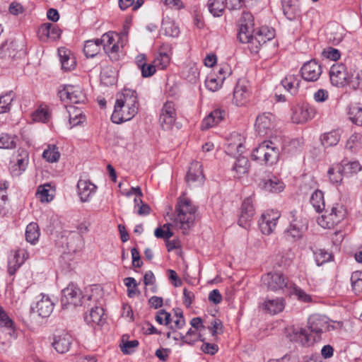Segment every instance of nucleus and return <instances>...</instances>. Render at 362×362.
<instances>
[{
	"label": "nucleus",
	"mask_w": 362,
	"mask_h": 362,
	"mask_svg": "<svg viewBox=\"0 0 362 362\" xmlns=\"http://www.w3.org/2000/svg\"><path fill=\"white\" fill-rule=\"evenodd\" d=\"M254 18L251 13L243 12L240 20L237 37L242 43H248L252 53H257L260 47L275 37V30L268 26L254 29Z\"/></svg>",
	"instance_id": "1"
},
{
	"label": "nucleus",
	"mask_w": 362,
	"mask_h": 362,
	"mask_svg": "<svg viewBox=\"0 0 362 362\" xmlns=\"http://www.w3.org/2000/svg\"><path fill=\"white\" fill-rule=\"evenodd\" d=\"M137 93L132 89L124 88L117 95L115 109L111 116L113 123L120 124L132 119L138 112Z\"/></svg>",
	"instance_id": "2"
},
{
	"label": "nucleus",
	"mask_w": 362,
	"mask_h": 362,
	"mask_svg": "<svg viewBox=\"0 0 362 362\" xmlns=\"http://www.w3.org/2000/svg\"><path fill=\"white\" fill-rule=\"evenodd\" d=\"M310 332L304 328H293L291 340L299 342L303 346H310L320 339V334L328 330L327 319L325 316L314 314L310 316L308 321Z\"/></svg>",
	"instance_id": "3"
},
{
	"label": "nucleus",
	"mask_w": 362,
	"mask_h": 362,
	"mask_svg": "<svg viewBox=\"0 0 362 362\" xmlns=\"http://www.w3.org/2000/svg\"><path fill=\"white\" fill-rule=\"evenodd\" d=\"M196 211L197 208L189 199L184 196L178 198L175 206L176 216L173 220L175 224H180L183 233L194 225Z\"/></svg>",
	"instance_id": "4"
},
{
	"label": "nucleus",
	"mask_w": 362,
	"mask_h": 362,
	"mask_svg": "<svg viewBox=\"0 0 362 362\" xmlns=\"http://www.w3.org/2000/svg\"><path fill=\"white\" fill-rule=\"evenodd\" d=\"M280 149L272 141H264L252 153V159L260 164L272 165L279 159Z\"/></svg>",
	"instance_id": "5"
},
{
	"label": "nucleus",
	"mask_w": 362,
	"mask_h": 362,
	"mask_svg": "<svg viewBox=\"0 0 362 362\" xmlns=\"http://www.w3.org/2000/svg\"><path fill=\"white\" fill-rule=\"evenodd\" d=\"M90 299L91 296H82L80 288L72 283L62 291L61 303L63 309L68 308L69 305L76 307L86 305V302Z\"/></svg>",
	"instance_id": "6"
},
{
	"label": "nucleus",
	"mask_w": 362,
	"mask_h": 362,
	"mask_svg": "<svg viewBox=\"0 0 362 362\" xmlns=\"http://www.w3.org/2000/svg\"><path fill=\"white\" fill-rule=\"evenodd\" d=\"M262 282L267 289L272 291H289L292 282L288 278L280 272H268L262 276Z\"/></svg>",
	"instance_id": "7"
},
{
	"label": "nucleus",
	"mask_w": 362,
	"mask_h": 362,
	"mask_svg": "<svg viewBox=\"0 0 362 362\" xmlns=\"http://www.w3.org/2000/svg\"><path fill=\"white\" fill-rule=\"evenodd\" d=\"M346 216V210L341 204H334L329 211H326L322 218L318 219L319 224L323 228H332L338 224Z\"/></svg>",
	"instance_id": "8"
},
{
	"label": "nucleus",
	"mask_w": 362,
	"mask_h": 362,
	"mask_svg": "<svg viewBox=\"0 0 362 362\" xmlns=\"http://www.w3.org/2000/svg\"><path fill=\"white\" fill-rule=\"evenodd\" d=\"M288 218L290 221V224L286 230V235L294 240L301 238L304 232L308 229L306 220L298 217L295 210L290 211Z\"/></svg>",
	"instance_id": "9"
},
{
	"label": "nucleus",
	"mask_w": 362,
	"mask_h": 362,
	"mask_svg": "<svg viewBox=\"0 0 362 362\" xmlns=\"http://www.w3.org/2000/svg\"><path fill=\"white\" fill-rule=\"evenodd\" d=\"M291 110V120L293 123L301 124L312 119L316 113L315 109L309 104L293 105Z\"/></svg>",
	"instance_id": "10"
},
{
	"label": "nucleus",
	"mask_w": 362,
	"mask_h": 362,
	"mask_svg": "<svg viewBox=\"0 0 362 362\" xmlns=\"http://www.w3.org/2000/svg\"><path fill=\"white\" fill-rule=\"evenodd\" d=\"M280 214L277 211L268 210L263 213L259 219V226L261 232L264 235L271 234L276 226Z\"/></svg>",
	"instance_id": "11"
},
{
	"label": "nucleus",
	"mask_w": 362,
	"mask_h": 362,
	"mask_svg": "<svg viewBox=\"0 0 362 362\" xmlns=\"http://www.w3.org/2000/svg\"><path fill=\"white\" fill-rule=\"evenodd\" d=\"M176 119V111L173 102L164 103L160 114L159 122L163 129H170Z\"/></svg>",
	"instance_id": "12"
},
{
	"label": "nucleus",
	"mask_w": 362,
	"mask_h": 362,
	"mask_svg": "<svg viewBox=\"0 0 362 362\" xmlns=\"http://www.w3.org/2000/svg\"><path fill=\"white\" fill-rule=\"evenodd\" d=\"M216 70V72L210 73L205 81L206 88L213 92L218 90L221 87L226 76H230L232 74L231 69Z\"/></svg>",
	"instance_id": "13"
},
{
	"label": "nucleus",
	"mask_w": 362,
	"mask_h": 362,
	"mask_svg": "<svg viewBox=\"0 0 362 362\" xmlns=\"http://www.w3.org/2000/svg\"><path fill=\"white\" fill-rule=\"evenodd\" d=\"M171 54V45L163 44L159 49L158 55L146 68H167L170 62Z\"/></svg>",
	"instance_id": "14"
},
{
	"label": "nucleus",
	"mask_w": 362,
	"mask_h": 362,
	"mask_svg": "<svg viewBox=\"0 0 362 362\" xmlns=\"http://www.w3.org/2000/svg\"><path fill=\"white\" fill-rule=\"evenodd\" d=\"M284 15L290 21L301 18V8L299 0H281Z\"/></svg>",
	"instance_id": "15"
},
{
	"label": "nucleus",
	"mask_w": 362,
	"mask_h": 362,
	"mask_svg": "<svg viewBox=\"0 0 362 362\" xmlns=\"http://www.w3.org/2000/svg\"><path fill=\"white\" fill-rule=\"evenodd\" d=\"M274 127V116L270 113H264L257 116L255 122L256 131L260 136H266Z\"/></svg>",
	"instance_id": "16"
},
{
	"label": "nucleus",
	"mask_w": 362,
	"mask_h": 362,
	"mask_svg": "<svg viewBox=\"0 0 362 362\" xmlns=\"http://www.w3.org/2000/svg\"><path fill=\"white\" fill-rule=\"evenodd\" d=\"M254 214L255 209L252 201L250 197H247L242 204L241 212L238 219L239 226L245 228L248 227Z\"/></svg>",
	"instance_id": "17"
},
{
	"label": "nucleus",
	"mask_w": 362,
	"mask_h": 362,
	"mask_svg": "<svg viewBox=\"0 0 362 362\" xmlns=\"http://www.w3.org/2000/svg\"><path fill=\"white\" fill-rule=\"evenodd\" d=\"M204 178L200 163L198 161L192 162L186 175L187 184L193 186L202 185L204 182Z\"/></svg>",
	"instance_id": "18"
},
{
	"label": "nucleus",
	"mask_w": 362,
	"mask_h": 362,
	"mask_svg": "<svg viewBox=\"0 0 362 362\" xmlns=\"http://www.w3.org/2000/svg\"><path fill=\"white\" fill-rule=\"evenodd\" d=\"M41 298L37 301L32 309L42 317H49L54 310V303L48 296L41 294Z\"/></svg>",
	"instance_id": "19"
},
{
	"label": "nucleus",
	"mask_w": 362,
	"mask_h": 362,
	"mask_svg": "<svg viewBox=\"0 0 362 362\" xmlns=\"http://www.w3.org/2000/svg\"><path fill=\"white\" fill-rule=\"evenodd\" d=\"M259 187L269 192L279 193L284 190L285 185L278 177L270 175L262 179L259 182Z\"/></svg>",
	"instance_id": "20"
},
{
	"label": "nucleus",
	"mask_w": 362,
	"mask_h": 362,
	"mask_svg": "<svg viewBox=\"0 0 362 362\" xmlns=\"http://www.w3.org/2000/svg\"><path fill=\"white\" fill-rule=\"evenodd\" d=\"M78 194L83 202H88L95 194L97 187L89 180H79L77 184Z\"/></svg>",
	"instance_id": "21"
},
{
	"label": "nucleus",
	"mask_w": 362,
	"mask_h": 362,
	"mask_svg": "<svg viewBox=\"0 0 362 362\" xmlns=\"http://www.w3.org/2000/svg\"><path fill=\"white\" fill-rule=\"evenodd\" d=\"M284 307L285 300L279 297L272 299L267 298L261 305L262 310L270 315H276L281 313L284 309Z\"/></svg>",
	"instance_id": "22"
},
{
	"label": "nucleus",
	"mask_w": 362,
	"mask_h": 362,
	"mask_svg": "<svg viewBox=\"0 0 362 362\" xmlns=\"http://www.w3.org/2000/svg\"><path fill=\"white\" fill-rule=\"evenodd\" d=\"M226 112L224 110L216 108L211 112L202 122V129H207L214 127L221 122L226 117Z\"/></svg>",
	"instance_id": "23"
},
{
	"label": "nucleus",
	"mask_w": 362,
	"mask_h": 362,
	"mask_svg": "<svg viewBox=\"0 0 362 362\" xmlns=\"http://www.w3.org/2000/svg\"><path fill=\"white\" fill-rule=\"evenodd\" d=\"M61 34L62 30L60 28L50 23H44L39 28L40 37L42 40L50 39L56 40L59 38Z\"/></svg>",
	"instance_id": "24"
},
{
	"label": "nucleus",
	"mask_w": 362,
	"mask_h": 362,
	"mask_svg": "<svg viewBox=\"0 0 362 362\" xmlns=\"http://www.w3.org/2000/svg\"><path fill=\"white\" fill-rule=\"evenodd\" d=\"M331 83L337 87H343L349 83V69H330Z\"/></svg>",
	"instance_id": "25"
},
{
	"label": "nucleus",
	"mask_w": 362,
	"mask_h": 362,
	"mask_svg": "<svg viewBox=\"0 0 362 362\" xmlns=\"http://www.w3.org/2000/svg\"><path fill=\"white\" fill-rule=\"evenodd\" d=\"M71 344V337L67 333L54 337L52 346L60 354L66 353L69 350Z\"/></svg>",
	"instance_id": "26"
},
{
	"label": "nucleus",
	"mask_w": 362,
	"mask_h": 362,
	"mask_svg": "<svg viewBox=\"0 0 362 362\" xmlns=\"http://www.w3.org/2000/svg\"><path fill=\"white\" fill-rule=\"evenodd\" d=\"M249 97V91L245 86L237 83L233 91V103L236 106H242L246 103Z\"/></svg>",
	"instance_id": "27"
},
{
	"label": "nucleus",
	"mask_w": 362,
	"mask_h": 362,
	"mask_svg": "<svg viewBox=\"0 0 362 362\" xmlns=\"http://www.w3.org/2000/svg\"><path fill=\"white\" fill-rule=\"evenodd\" d=\"M0 327L4 328L11 337H17L14 322L1 306H0Z\"/></svg>",
	"instance_id": "28"
},
{
	"label": "nucleus",
	"mask_w": 362,
	"mask_h": 362,
	"mask_svg": "<svg viewBox=\"0 0 362 362\" xmlns=\"http://www.w3.org/2000/svg\"><path fill=\"white\" fill-rule=\"evenodd\" d=\"M281 83L286 90L292 95H295L299 88V76L295 74L288 75L281 80Z\"/></svg>",
	"instance_id": "29"
},
{
	"label": "nucleus",
	"mask_w": 362,
	"mask_h": 362,
	"mask_svg": "<svg viewBox=\"0 0 362 362\" xmlns=\"http://www.w3.org/2000/svg\"><path fill=\"white\" fill-rule=\"evenodd\" d=\"M18 156L20 158H17L16 162L11 166V173L14 176H18L24 172L28 163V156L26 151H23Z\"/></svg>",
	"instance_id": "30"
},
{
	"label": "nucleus",
	"mask_w": 362,
	"mask_h": 362,
	"mask_svg": "<svg viewBox=\"0 0 362 362\" xmlns=\"http://www.w3.org/2000/svg\"><path fill=\"white\" fill-rule=\"evenodd\" d=\"M58 55L61 62V68H74L76 66V59L71 56V51L61 47L58 49Z\"/></svg>",
	"instance_id": "31"
},
{
	"label": "nucleus",
	"mask_w": 362,
	"mask_h": 362,
	"mask_svg": "<svg viewBox=\"0 0 362 362\" xmlns=\"http://www.w3.org/2000/svg\"><path fill=\"white\" fill-rule=\"evenodd\" d=\"M104 314V310L100 307L92 308L88 314H86L84 316V320L87 325L90 326H94L95 325L99 324L101 321L103 315Z\"/></svg>",
	"instance_id": "32"
},
{
	"label": "nucleus",
	"mask_w": 362,
	"mask_h": 362,
	"mask_svg": "<svg viewBox=\"0 0 362 362\" xmlns=\"http://www.w3.org/2000/svg\"><path fill=\"white\" fill-rule=\"evenodd\" d=\"M100 48L101 46L98 39L86 40L83 47V52L87 58H93L99 54Z\"/></svg>",
	"instance_id": "33"
},
{
	"label": "nucleus",
	"mask_w": 362,
	"mask_h": 362,
	"mask_svg": "<svg viewBox=\"0 0 362 362\" xmlns=\"http://www.w3.org/2000/svg\"><path fill=\"white\" fill-rule=\"evenodd\" d=\"M160 31L166 36L176 37L179 35L180 29L175 23L170 19H165L162 21Z\"/></svg>",
	"instance_id": "34"
},
{
	"label": "nucleus",
	"mask_w": 362,
	"mask_h": 362,
	"mask_svg": "<svg viewBox=\"0 0 362 362\" xmlns=\"http://www.w3.org/2000/svg\"><path fill=\"white\" fill-rule=\"evenodd\" d=\"M100 78L103 85L112 86L117 83V73L116 69H102Z\"/></svg>",
	"instance_id": "35"
},
{
	"label": "nucleus",
	"mask_w": 362,
	"mask_h": 362,
	"mask_svg": "<svg viewBox=\"0 0 362 362\" xmlns=\"http://www.w3.org/2000/svg\"><path fill=\"white\" fill-rule=\"evenodd\" d=\"M340 138L341 134L339 131L334 130L322 134L321 136V142L325 147L334 146L339 143Z\"/></svg>",
	"instance_id": "36"
},
{
	"label": "nucleus",
	"mask_w": 362,
	"mask_h": 362,
	"mask_svg": "<svg viewBox=\"0 0 362 362\" xmlns=\"http://www.w3.org/2000/svg\"><path fill=\"white\" fill-rule=\"evenodd\" d=\"M16 49L17 42L16 41L3 43L0 47V57L12 59L16 57Z\"/></svg>",
	"instance_id": "37"
},
{
	"label": "nucleus",
	"mask_w": 362,
	"mask_h": 362,
	"mask_svg": "<svg viewBox=\"0 0 362 362\" xmlns=\"http://www.w3.org/2000/svg\"><path fill=\"white\" fill-rule=\"evenodd\" d=\"M310 202L317 212L320 213L325 209L324 194L321 190L316 189L312 194Z\"/></svg>",
	"instance_id": "38"
},
{
	"label": "nucleus",
	"mask_w": 362,
	"mask_h": 362,
	"mask_svg": "<svg viewBox=\"0 0 362 362\" xmlns=\"http://www.w3.org/2000/svg\"><path fill=\"white\" fill-rule=\"evenodd\" d=\"M40 236L39 226L36 223H29L25 230V240L34 245L37 242Z\"/></svg>",
	"instance_id": "39"
},
{
	"label": "nucleus",
	"mask_w": 362,
	"mask_h": 362,
	"mask_svg": "<svg viewBox=\"0 0 362 362\" xmlns=\"http://www.w3.org/2000/svg\"><path fill=\"white\" fill-rule=\"evenodd\" d=\"M348 113L354 123L362 126V106L360 104L350 105Z\"/></svg>",
	"instance_id": "40"
},
{
	"label": "nucleus",
	"mask_w": 362,
	"mask_h": 362,
	"mask_svg": "<svg viewBox=\"0 0 362 362\" xmlns=\"http://www.w3.org/2000/svg\"><path fill=\"white\" fill-rule=\"evenodd\" d=\"M248 169L249 160L244 156L238 157L233 166V170L237 173L238 177L247 173Z\"/></svg>",
	"instance_id": "41"
},
{
	"label": "nucleus",
	"mask_w": 362,
	"mask_h": 362,
	"mask_svg": "<svg viewBox=\"0 0 362 362\" xmlns=\"http://www.w3.org/2000/svg\"><path fill=\"white\" fill-rule=\"evenodd\" d=\"M14 96L15 95L13 91H9L0 95V114L6 113L10 111Z\"/></svg>",
	"instance_id": "42"
},
{
	"label": "nucleus",
	"mask_w": 362,
	"mask_h": 362,
	"mask_svg": "<svg viewBox=\"0 0 362 362\" xmlns=\"http://www.w3.org/2000/svg\"><path fill=\"white\" fill-rule=\"evenodd\" d=\"M349 83L353 88L356 89L362 85V70L349 69Z\"/></svg>",
	"instance_id": "43"
},
{
	"label": "nucleus",
	"mask_w": 362,
	"mask_h": 362,
	"mask_svg": "<svg viewBox=\"0 0 362 362\" xmlns=\"http://www.w3.org/2000/svg\"><path fill=\"white\" fill-rule=\"evenodd\" d=\"M69 95V102L71 103L80 104L84 103L86 101V94L79 86L71 85V95Z\"/></svg>",
	"instance_id": "44"
},
{
	"label": "nucleus",
	"mask_w": 362,
	"mask_h": 362,
	"mask_svg": "<svg viewBox=\"0 0 362 362\" xmlns=\"http://www.w3.org/2000/svg\"><path fill=\"white\" fill-rule=\"evenodd\" d=\"M314 257L317 266H321L333 259L332 253L329 252L324 249H317L315 250Z\"/></svg>",
	"instance_id": "45"
},
{
	"label": "nucleus",
	"mask_w": 362,
	"mask_h": 362,
	"mask_svg": "<svg viewBox=\"0 0 362 362\" xmlns=\"http://www.w3.org/2000/svg\"><path fill=\"white\" fill-rule=\"evenodd\" d=\"M339 165L345 177L356 173L361 169V165L358 161L348 162L346 163L343 162L341 164H339Z\"/></svg>",
	"instance_id": "46"
},
{
	"label": "nucleus",
	"mask_w": 362,
	"mask_h": 362,
	"mask_svg": "<svg viewBox=\"0 0 362 362\" xmlns=\"http://www.w3.org/2000/svg\"><path fill=\"white\" fill-rule=\"evenodd\" d=\"M207 7L214 17H219L222 15L225 6L223 2L219 0H209Z\"/></svg>",
	"instance_id": "47"
},
{
	"label": "nucleus",
	"mask_w": 362,
	"mask_h": 362,
	"mask_svg": "<svg viewBox=\"0 0 362 362\" xmlns=\"http://www.w3.org/2000/svg\"><path fill=\"white\" fill-rule=\"evenodd\" d=\"M329 178L333 184H339L344 176L339 164L332 166L327 171Z\"/></svg>",
	"instance_id": "48"
},
{
	"label": "nucleus",
	"mask_w": 362,
	"mask_h": 362,
	"mask_svg": "<svg viewBox=\"0 0 362 362\" xmlns=\"http://www.w3.org/2000/svg\"><path fill=\"white\" fill-rule=\"evenodd\" d=\"M290 294L295 295L298 300L303 303H310L312 301L310 295L305 293L303 289L298 287L296 284L292 283L291 286L288 291Z\"/></svg>",
	"instance_id": "49"
},
{
	"label": "nucleus",
	"mask_w": 362,
	"mask_h": 362,
	"mask_svg": "<svg viewBox=\"0 0 362 362\" xmlns=\"http://www.w3.org/2000/svg\"><path fill=\"white\" fill-rule=\"evenodd\" d=\"M123 47L120 46L118 42L112 45L111 48L105 51L109 59L112 62H118L123 57Z\"/></svg>",
	"instance_id": "50"
},
{
	"label": "nucleus",
	"mask_w": 362,
	"mask_h": 362,
	"mask_svg": "<svg viewBox=\"0 0 362 362\" xmlns=\"http://www.w3.org/2000/svg\"><path fill=\"white\" fill-rule=\"evenodd\" d=\"M352 289L356 295H362V272L356 271L351 276Z\"/></svg>",
	"instance_id": "51"
},
{
	"label": "nucleus",
	"mask_w": 362,
	"mask_h": 362,
	"mask_svg": "<svg viewBox=\"0 0 362 362\" xmlns=\"http://www.w3.org/2000/svg\"><path fill=\"white\" fill-rule=\"evenodd\" d=\"M362 146V135L358 133L353 134L346 143V148L351 151H356Z\"/></svg>",
	"instance_id": "52"
},
{
	"label": "nucleus",
	"mask_w": 362,
	"mask_h": 362,
	"mask_svg": "<svg viewBox=\"0 0 362 362\" xmlns=\"http://www.w3.org/2000/svg\"><path fill=\"white\" fill-rule=\"evenodd\" d=\"M42 157L49 163H54L59 160L60 153L55 146H48L42 153Z\"/></svg>",
	"instance_id": "53"
},
{
	"label": "nucleus",
	"mask_w": 362,
	"mask_h": 362,
	"mask_svg": "<svg viewBox=\"0 0 362 362\" xmlns=\"http://www.w3.org/2000/svg\"><path fill=\"white\" fill-rule=\"evenodd\" d=\"M339 26L337 25L333 24L330 27H328L326 30L327 38L334 45L339 44L342 40L341 33L334 32V30H337Z\"/></svg>",
	"instance_id": "54"
},
{
	"label": "nucleus",
	"mask_w": 362,
	"mask_h": 362,
	"mask_svg": "<svg viewBox=\"0 0 362 362\" xmlns=\"http://www.w3.org/2000/svg\"><path fill=\"white\" fill-rule=\"evenodd\" d=\"M300 77L307 81H317L322 74V69H300Z\"/></svg>",
	"instance_id": "55"
},
{
	"label": "nucleus",
	"mask_w": 362,
	"mask_h": 362,
	"mask_svg": "<svg viewBox=\"0 0 362 362\" xmlns=\"http://www.w3.org/2000/svg\"><path fill=\"white\" fill-rule=\"evenodd\" d=\"M51 185L49 184H45L38 187L37 194L42 202H49L52 200L54 195L49 194V189Z\"/></svg>",
	"instance_id": "56"
},
{
	"label": "nucleus",
	"mask_w": 362,
	"mask_h": 362,
	"mask_svg": "<svg viewBox=\"0 0 362 362\" xmlns=\"http://www.w3.org/2000/svg\"><path fill=\"white\" fill-rule=\"evenodd\" d=\"M15 147V137L5 133L0 134V148L9 149Z\"/></svg>",
	"instance_id": "57"
},
{
	"label": "nucleus",
	"mask_w": 362,
	"mask_h": 362,
	"mask_svg": "<svg viewBox=\"0 0 362 362\" xmlns=\"http://www.w3.org/2000/svg\"><path fill=\"white\" fill-rule=\"evenodd\" d=\"M124 283L127 287V296L129 298H133L139 293V291H137V284L134 278L127 277L124 279Z\"/></svg>",
	"instance_id": "58"
},
{
	"label": "nucleus",
	"mask_w": 362,
	"mask_h": 362,
	"mask_svg": "<svg viewBox=\"0 0 362 362\" xmlns=\"http://www.w3.org/2000/svg\"><path fill=\"white\" fill-rule=\"evenodd\" d=\"M98 40V42H100V46L103 47V49L105 51L111 48L112 45H114L115 38L113 33H106L102 35V37Z\"/></svg>",
	"instance_id": "59"
},
{
	"label": "nucleus",
	"mask_w": 362,
	"mask_h": 362,
	"mask_svg": "<svg viewBox=\"0 0 362 362\" xmlns=\"http://www.w3.org/2000/svg\"><path fill=\"white\" fill-rule=\"evenodd\" d=\"M20 256L19 251H16L14 256L8 260V273L10 275H13L21 267V262H18V257Z\"/></svg>",
	"instance_id": "60"
},
{
	"label": "nucleus",
	"mask_w": 362,
	"mask_h": 362,
	"mask_svg": "<svg viewBox=\"0 0 362 362\" xmlns=\"http://www.w3.org/2000/svg\"><path fill=\"white\" fill-rule=\"evenodd\" d=\"M33 117L35 121L45 122L49 118V112L47 109L40 107L34 112Z\"/></svg>",
	"instance_id": "61"
},
{
	"label": "nucleus",
	"mask_w": 362,
	"mask_h": 362,
	"mask_svg": "<svg viewBox=\"0 0 362 362\" xmlns=\"http://www.w3.org/2000/svg\"><path fill=\"white\" fill-rule=\"evenodd\" d=\"M139 341L134 339L132 341H124L122 339V351L125 354H131L134 352L135 349L139 346Z\"/></svg>",
	"instance_id": "62"
},
{
	"label": "nucleus",
	"mask_w": 362,
	"mask_h": 362,
	"mask_svg": "<svg viewBox=\"0 0 362 362\" xmlns=\"http://www.w3.org/2000/svg\"><path fill=\"white\" fill-rule=\"evenodd\" d=\"M201 337V334H199V337ZM180 339L186 344L192 345L194 343L197 341L198 335L196 332V330H192L191 328L187 331L186 335H183L180 334Z\"/></svg>",
	"instance_id": "63"
},
{
	"label": "nucleus",
	"mask_w": 362,
	"mask_h": 362,
	"mask_svg": "<svg viewBox=\"0 0 362 362\" xmlns=\"http://www.w3.org/2000/svg\"><path fill=\"white\" fill-rule=\"evenodd\" d=\"M323 57L327 59H330L332 61L336 62L340 58V52L339 49L333 48V47H328L323 50L322 53Z\"/></svg>",
	"instance_id": "64"
}]
</instances>
